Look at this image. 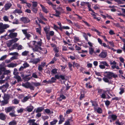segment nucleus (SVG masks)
<instances>
[{
	"label": "nucleus",
	"mask_w": 125,
	"mask_h": 125,
	"mask_svg": "<svg viewBox=\"0 0 125 125\" xmlns=\"http://www.w3.org/2000/svg\"><path fill=\"white\" fill-rule=\"evenodd\" d=\"M40 59L39 58H31L29 62L32 63L33 64H37L40 61Z\"/></svg>",
	"instance_id": "7"
},
{
	"label": "nucleus",
	"mask_w": 125,
	"mask_h": 125,
	"mask_svg": "<svg viewBox=\"0 0 125 125\" xmlns=\"http://www.w3.org/2000/svg\"><path fill=\"white\" fill-rule=\"evenodd\" d=\"M22 85L25 88H29L31 90H34V89L33 86L29 82H27L25 83H22Z\"/></svg>",
	"instance_id": "4"
},
{
	"label": "nucleus",
	"mask_w": 125,
	"mask_h": 125,
	"mask_svg": "<svg viewBox=\"0 0 125 125\" xmlns=\"http://www.w3.org/2000/svg\"><path fill=\"white\" fill-rule=\"evenodd\" d=\"M11 4L10 3L6 4L4 6L5 10H7L9 9L11 6Z\"/></svg>",
	"instance_id": "16"
},
{
	"label": "nucleus",
	"mask_w": 125,
	"mask_h": 125,
	"mask_svg": "<svg viewBox=\"0 0 125 125\" xmlns=\"http://www.w3.org/2000/svg\"><path fill=\"white\" fill-rule=\"evenodd\" d=\"M40 6L42 8V11L46 13H47L49 12V11L42 4H40Z\"/></svg>",
	"instance_id": "12"
},
{
	"label": "nucleus",
	"mask_w": 125,
	"mask_h": 125,
	"mask_svg": "<svg viewBox=\"0 0 125 125\" xmlns=\"http://www.w3.org/2000/svg\"><path fill=\"white\" fill-rule=\"evenodd\" d=\"M9 124V125H16V122L15 121H12L10 122Z\"/></svg>",
	"instance_id": "43"
},
{
	"label": "nucleus",
	"mask_w": 125,
	"mask_h": 125,
	"mask_svg": "<svg viewBox=\"0 0 125 125\" xmlns=\"http://www.w3.org/2000/svg\"><path fill=\"white\" fill-rule=\"evenodd\" d=\"M15 46H17V49L18 50H21L23 48V47L21 45H18L16 43L14 45L13 47L10 49V50L14 49V47Z\"/></svg>",
	"instance_id": "8"
},
{
	"label": "nucleus",
	"mask_w": 125,
	"mask_h": 125,
	"mask_svg": "<svg viewBox=\"0 0 125 125\" xmlns=\"http://www.w3.org/2000/svg\"><path fill=\"white\" fill-rule=\"evenodd\" d=\"M89 52L90 54L91 55L93 54V53H94V49L92 48V47H90L89 48Z\"/></svg>",
	"instance_id": "35"
},
{
	"label": "nucleus",
	"mask_w": 125,
	"mask_h": 125,
	"mask_svg": "<svg viewBox=\"0 0 125 125\" xmlns=\"http://www.w3.org/2000/svg\"><path fill=\"white\" fill-rule=\"evenodd\" d=\"M35 121V119H30L28 120V123H32V124Z\"/></svg>",
	"instance_id": "51"
},
{
	"label": "nucleus",
	"mask_w": 125,
	"mask_h": 125,
	"mask_svg": "<svg viewBox=\"0 0 125 125\" xmlns=\"http://www.w3.org/2000/svg\"><path fill=\"white\" fill-rule=\"evenodd\" d=\"M110 65H111L116 64V62H115V61L113 62H112V61H110Z\"/></svg>",
	"instance_id": "64"
},
{
	"label": "nucleus",
	"mask_w": 125,
	"mask_h": 125,
	"mask_svg": "<svg viewBox=\"0 0 125 125\" xmlns=\"http://www.w3.org/2000/svg\"><path fill=\"white\" fill-rule=\"evenodd\" d=\"M13 74L15 75H17L19 73L18 71V70L16 68H15L13 72Z\"/></svg>",
	"instance_id": "40"
},
{
	"label": "nucleus",
	"mask_w": 125,
	"mask_h": 125,
	"mask_svg": "<svg viewBox=\"0 0 125 125\" xmlns=\"http://www.w3.org/2000/svg\"><path fill=\"white\" fill-rule=\"evenodd\" d=\"M33 109V107L31 105L29 106H27L25 108L26 110L29 112H31Z\"/></svg>",
	"instance_id": "15"
},
{
	"label": "nucleus",
	"mask_w": 125,
	"mask_h": 125,
	"mask_svg": "<svg viewBox=\"0 0 125 125\" xmlns=\"http://www.w3.org/2000/svg\"><path fill=\"white\" fill-rule=\"evenodd\" d=\"M9 25L8 24H3L2 22L0 23V34L4 32L5 29L9 27Z\"/></svg>",
	"instance_id": "3"
},
{
	"label": "nucleus",
	"mask_w": 125,
	"mask_h": 125,
	"mask_svg": "<svg viewBox=\"0 0 125 125\" xmlns=\"http://www.w3.org/2000/svg\"><path fill=\"white\" fill-rule=\"evenodd\" d=\"M73 67H75L77 68H78L80 66L79 65L78 63H76L75 62L73 63Z\"/></svg>",
	"instance_id": "37"
},
{
	"label": "nucleus",
	"mask_w": 125,
	"mask_h": 125,
	"mask_svg": "<svg viewBox=\"0 0 125 125\" xmlns=\"http://www.w3.org/2000/svg\"><path fill=\"white\" fill-rule=\"evenodd\" d=\"M19 39V38H15L12 40L13 43H14L17 42Z\"/></svg>",
	"instance_id": "54"
},
{
	"label": "nucleus",
	"mask_w": 125,
	"mask_h": 125,
	"mask_svg": "<svg viewBox=\"0 0 125 125\" xmlns=\"http://www.w3.org/2000/svg\"><path fill=\"white\" fill-rule=\"evenodd\" d=\"M66 65H65L63 66L62 65L61 66V67H62L61 70L63 71L64 72L65 71L64 69L66 67Z\"/></svg>",
	"instance_id": "53"
},
{
	"label": "nucleus",
	"mask_w": 125,
	"mask_h": 125,
	"mask_svg": "<svg viewBox=\"0 0 125 125\" xmlns=\"http://www.w3.org/2000/svg\"><path fill=\"white\" fill-rule=\"evenodd\" d=\"M22 12V11L21 10V9H16L13 11L14 13H21Z\"/></svg>",
	"instance_id": "26"
},
{
	"label": "nucleus",
	"mask_w": 125,
	"mask_h": 125,
	"mask_svg": "<svg viewBox=\"0 0 125 125\" xmlns=\"http://www.w3.org/2000/svg\"><path fill=\"white\" fill-rule=\"evenodd\" d=\"M100 63L103 64L104 65L100 64L99 65V67L101 69H104L105 68V66L107 67H110L109 65L107 63L106 61H101L100 62Z\"/></svg>",
	"instance_id": "5"
},
{
	"label": "nucleus",
	"mask_w": 125,
	"mask_h": 125,
	"mask_svg": "<svg viewBox=\"0 0 125 125\" xmlns=\"http://www.w3.org/2000/svg\"><path fill=\"white\" fill-rule=\"evenodd\" d=\"M15 108V107L14 106H10L6 108L5 109V110L6 112H9L11 111H13L14 110Z\"/></svg>",
	"instance_id": "10"
},
{
	"label": "nucleus",
	"mask_w": 125,
	"mask_h": 125,
	"mask_svg": "<svg viewBox=\"0 0 125 125\" xmlns=\"http://www.w3.org/2000/svg\"><path fill=\"white\" fill-rule=\"evenodd\" d=\"M21 1L20 3L21 4H24L26 3L27 1L26 0H19Z\"/></svg>",
	"instance_id": "55"
},
{
	"label": "nucleus",
	"mask_w": 125,
	"mask_h": 125,
	"mask_svg": "<svg viewBox=\"0 0 125 125\" xmlns=\"http://www.w3.org/2000/svg\"><path fill=\"white\" fill-rule=\"evenodd\" d=\"M52 72L53 73L55 74L57 73V70L56 69H54L52 70Z\"/></svg>",
	"instance_id": "58"
},
{
	"label": "nucleus",
	"mask_w": 125,
	"mask_h": 125,
	"mask_svg": "<svg viewBox=\"0 0 125 125\" xmlns=\"http://www.w3.org/2000/svg\"><path fill=\"white\" fill-rule=\"evenodd\" d=\"M10 55H18V53L16 52L11 53H10Z\"/></svg>",
	"instance_id": "49"
},
{
	"label": "nucleus",
	"mask_w": 125,
	"mask_h": 125,
	"mask_svg": "<svg viewBox=\"0 0 125 125\" xmlns=\"http://www.w3.org/2000/svg\"><path fill=\"white\" fill-rule=\"evenodd\" d=\"M104 73L106 74V75H104V76L107 77L109 79H112L113 77L114 78H116L118 77L117 74H115L111 72L106 71L104 72Z\"/></svg>",
	"instance_id": "2"
},
{
	"label": "nucleus",
	"mask_w": 125,
	"mask_h": 125,
	"mask_svg": "<svg viewBox=\"0 0 125 125\" xmlns=\"http://www.w3.org/2000/svg\"><path fill=\"white\" fill-rule=\"evenodd\" d=\"M53 50L55 53L58 52L59 50V48L58 47H55L53 49Z\"/></svg>",
	"instance_id": "46"
},
{
	"label": "nucleus",
	"mask_w": 125,
	"mask_h": 125,
	"mask_svg": "<svg viewBox=\"0 0 125 125\" xmlns=\"http://www.w3.org/2000/svg\"><path fill=\"white\" fill-rule=\"evenodd\" d=\"M9 86L8 84L6 83L2 86H0V89L1 90L2 92L4 93L6 91L7 89Z\"/></svg>",
	"instance_id": "6"
},
{
	"label": "nucleus",
	"mask_w": 125,
	"mask_h": 125,
	"mask_svg": "<svg viewBox=\"0 0 125 125\" xmlns=\"http://www.w3.org/2000/svg\"><path fill=\"white\" fill-rule=\"evenodd\" d=\"M59 119L60 120L59 121L58 124H62V123L64 121L65 119L63 118V116L62 115H60L59 116Z\"/></svg>",
	"instance_id": "17"
},
{
	"label": "nucleus",
	"mask_w": 125,
	"mask_h": 125,
	"mask_svg": "<svg viewBox=\"0 0 125 125\" xmlns=\"http://www.w3.org/2000/svg\"><path fill=\"white\" fill-rule=\"evenodd\" d=\"M120 91L119 92V93L120 94H122L124 92V89L123 88H120Z\"/></svg>",
	"instance_id": "60"
},
{
	"label": "nucleus",
	"mask_w": 125,
	"mask_h": 125,
	"mask_svg": "<svg viewBox=\"0 0 125 125\" xmlns=\"http://www.w3.org/2000/svg\"><path fill=\"white\" fill-rule=\"evenodd\" d=\"M3 70L4 71V72L3 73L4 75L8 74L10 72V71L9 70H5L4 69Z\"/></svg>",
	"instance_id": "42"
},
{
	"label": "nucleus",
	"mask_w": 125,
	"mask_h": 125,
	"mask_svg": "<svg viewBox=\"0 0 125 125\" xmlns=\"http://www.w3.org/2000/svg\"><path fill=\"white\" fill-rule=\"evenodd\" d=\"M58 121L56 119L50 122V124L51 125H55L57 122Z\"/></svg>",
	"instance_id": "41"
},
{
	"label": "nucleus",
	"mask_w": 125,
	"mask_h": 125,
	"mask_svg": "<svg viewBox=\"0 0 125 125\" xmlns=\"http://www.w3.org/2000/svg\"><path fill=\"white\" fill-rule=\"evenodd\" d=\"M39 14H40V17L42 19L45 20H46L44 17L43 15L41 14V12L39 13Z\"/></svg>",
	"instance_id": "59"
},
{
	"label": "nucleus",
	"mask_w": 125,
	"mask_h": 125,
	"mask_svg": "<svg viewBox=\"0 0 125 125\" xmlns=\"http://www.w3.org/2000/svg\"><path fill=\"white\" fill-rule=\"evenodd\" d=\"M92 104V105L94 107V111H96V108H97L98 105L95 102H93L92 101H91Z\"/></svg>",
	"instance_id": "18"
},
{
	"label": "nucleus",
	"mask_w": 125,
	"mask_h": 125,
	"mask_svg": "<svg viewBox=\"0 0 125 125\" xmlns=\"http://www.w3.org/2000/svg\"><path fill=\"white\" fill-rule=\"evenodd\" d=\"M29 52L28 51H25L22 52V55L23 56H27Z\"/></svg>",
	"instance_id": "33"
},
{
	"label": "nucleus",
	"mask_w": 125,
	"mask_h": 125,
	"mask_svg": "<svg viewBox=\"0 0 125 125\" xmlns=\"http://www.w3.org/2000/svg\"><path fill=\"white\" fill-rule=\"evenodd\" d=\"M49 29L50 27L47 26H46L44 28V30L45 31L46 34H48Z\"/></svg>",
	"instance_id": "23"
},
{
	"label": "nucleus",
	"mask_w": 125,
	"mask_h": 125,
	"mask_svg": "<svg viewBox=\"0 0 125 125\" xmlns=\"http://www.w3.org/2000/svg\"><path fill=\"white\" fill-rule=\"evenodd\" d=\"M80 41V40L78 37H75L74 38L73 41L75 43H76Z\"/></svg>",
	"instance_id": "36"
},
{
	"label": "nucleus",
	"mask_w": 125,
	"mask_h": 125,
	"mask_svg": "<svg viewBox=\"0 0 125 125\" xmlns=\"http://www.w3.org/2000/svg\"><path fill=\"white\" fill-rule=\"evenodd\" d=\"M23 110V109L22 108H21L20 109L18 110H17V112L18 113H22Z\"/></svg>",
	"instance_id": "57"
},
{
	"label": "nucleus",
	"mask_w": 125,
	"mask_h": 125,
	"mask_svg": "<svg viewBox=\"0 0 125 125\" xmlns=\"http://www.w3.org/2000/svg\"><path fill=\"white\" fill-rule=\"evenodd\" d=\"M30 98V97L29 96H26L24 97L23 99H22L21 101L23 102H24L27 101Z\"/></svg>",
	"instance_id": "22"
},
{
	"label": "nucleus",
	"mask_w": 125,
	"mask_h": 125,
	"mask_svg": "<svg viewBox=\"0 0 125 125\" xmlns=\"http://www.w3.org/2000/svg\"><path fill=\"white\" fill-rule=\"evenodd\" d=\"M107 55L106 52L103 51L99 55V56L102 58H104L106 57Z\"/></svg>",
	"instance_id": "9"
},
{
	"label": "nucleus",
	"mask_w": 125,
	"mask_h": 125,
	"mask_svg": "<svg viewBox=\"0 0 125 125\" xmlns=\"http://www.w3.org/2000/svg\"><path fill=\"white\" fill-rule=\"evenodd\" d=\"M38 5V3L36 1L32 2V7H36Z\"/></svg>",
	"instance_id": "39"
},
{
	"label": "nucleus",
	"mask_w": 125,
	"mask_h": 125,
	"mask_svg": "<svg viewBox=\"0 0 125 125\" xmlns=\"http://www.w3.org/2000/svg\"><path fill=\"white\" fill-rule=\"evenodd\" d=\"M44 109L43 107H39L37 108L36 111V112L38 113L42 112Z\"/></svg>",
	"instance_id": "21"
},
{
	"label": "nucleus",
	"mask_w": 125,
	"mask_h": 125,
	"mask_svg": "<svg viewBox=\"0 0 125 125\" xmlns=\"http://www.w3.org/2000/svg\"><path fill=\"white\" fill-rule=\"evenodd\" d=\"M116 1L120 4H124L123 2L121 0H116Z\"/></svg>",
	"instance_id": "61"
},
{
	"label": "nucleus",
	"mask_w": 125,
	"mask_h": 125,
	"mask_svg": "<svg viewBox=\"0 0 125 125\" xmlns=\"http://www.w3.org/2000/svg\"><path fill=\"white\" fill-rule=\"evenodd\" d=\"M12 102L13 104H17L19 103V101L17 99H15L12 101Z\"/></svg>",
	"instance_id": "31"
},
{
	"label": "nucleus",
	"mask_w": 125,
	"mask_h": 125,
	"mask_svg": "<svg viewBox=\"0 0 125 125\" xmlns=\"http://www.w3.org/2000/svg\"><path fill=\"white\" fill-rule=\"evenodd\" d=\"M33 84L36 86H38L41 85V83L39 82L33 83Z\"/></svg>",
	"instance_id": "44"
},
{
	"label": "nucleus",
	"mask_w": 125,
	"mask_h": 125,
	"mask_svg": "<svg viewBox=\"0 0 125 125\" xmlns=\"http://www.w3.org/2000/svg\"><path fill=\"white\" fill-rule=\"evenodd\" d=\"M95 111H96L99 114L101 113L102 112V110L101 108L99 107L98 108V107L96 108V110Z\"/></svg>",
	"instance_id": "34"
},
{
	"label": "nucleus",
	"mask_w": 125,
	"mask_h": 125,
	"mask_svg": "<svg viewBox=\"0 0 125 125\" xmlns=\"http://www.w3.org/2000/svg\"><path fill=\"white\" fill-rule=\"evenodd\" d=\"M87 3H88L87 2H81L80 5L84 7L87 5Z\"/></svg>",
	"instance_id": "30"
},
{
	"label": "nucleus",
	"mask_w": 125,
	"mask_h": 125,
	"mask_svg": "<svg viewBox=\"0 0 125 125\" xmlns=\"http://www.w3.org/2000/svg\"><path fill=\"white\" fill-rule=\"evenodd\" d=\"M41 41L37 42L36 41H32L28 43L30 47H33L32 50L34 52H40L42 50V48L40 47L42 45Z\"/></svg>",
	"instance_id": "1"
},
{
	"label": "nucleus",
	"mask_w": 125,
	"mask_h": 125,
	"mask_svg": "<svg viewBox=\"0 0 125 125\" xmlns=\"http://www.w3.org/2000/svg\"><path fill=\"white\" fill-rule=\"evenodd\" d=\"M17 65V64L11 63L8 64L7 66L9 67L13 68L16 67Z\"/></svg>",
	"instance_id": "20"
},
{
	"label": "nucleus",
	"mask_w": 125,
	"mask_h": 125,
	"mask_svg": "<svg viewBox=\"0 0 125 125\" xmlns=\"http://www.w3.org/2000/svg\"><path fill=\"white\" fill-rule=\"evenodd\" d=\"M7 55H5L1 57L0 59V60H2L6 59L7 57Z\"/></svg>",
	"instance_id": "52"
},
{
	"label": "nucleus",
	"mask_w": 125,
	"mask_h": 125,
	"mask_svg": "<svg viewBox=\"0 0 125 125\" xmlns=\"http://www.w3.org/2000/svg\"><path fill=\"white\" fill-rule=\"evenodd\" d=\"M30 75H26L23 78V79L25 81H28L31 78V77L30 78L29 77V76Z\"/></svg>",
	"instance_id": "19"
},
{
	"label": "nucleus",
	"mask_w": 125,
	"mask_h": 125,
	"mask_svg": "<svg viewBox=\"0 0 125 125\" xmlns=\"http://www.w3.org/2000/svg\"><path fill=\"white\" fill-rule=\"evenodd\" d=\"M54 34V32L53 31H51L49 32V35L51 36H53Z\"/></svg>",
	"instance_id": "62"
},
{
	"label": "nucleus",
	"mask_w": 125,
	"mask_h": 125,
	"mask_svg": "<svg viewBox=\"0 0 125 125\" xmlns=\"http://www.w3.org/2000/svg\"><path fill=\"white\" fill-rule=\"evenodd\" d=\"M75 48L76 50H80L81 49V48L77 46L76 45L75 47Z\"/></svg>",
	"instance_id": "63"
},
{
	"label": "nucleus",
	"mask_w": 125,
	"mask_h": 125,
	"mask_svg": "<svg viewBox=\"0 0 125 125\" xmlns=\"http://www.w3.org/2000/svg\"><path fill=\"white\" fill-rule=\"evenodd\" d=\"M13 43L12 40L8 41L7 43V45L8 46L10 47L11 46Z\"/></svg>",
	"instance_id": "27"
},
{
	"label": "nucleus",
	"mask_w": 125,
	"mask_h": 125,
	"mask_svg": "<svg viewBox=\"0 0 125 125\" xmlns=\"http://www.w3.org/2000/svg\"><path fill=\"white\" fill-rule=\"evenodd\" d=\"M31 10L33 12L35 13H36L37 11V10L35 8V7H32L31 8Z\"/></svg>",
	"instance_id": "45"
},
{
	"label": "nucleus",
	"mask_w": 125,
	"mask_h": 125,
	"mask_svg": "<svg viewBox=\"0 0 125 125\" xmlns=\"http://www.w3.org/2000/svg\"><path fill=\"white\" fill-rule=\"evenodd\" d=\"M74 25L77 28H79L80 27V26L78 23H74Z\"/></svg>",
	"instance_id": "56"
},
{
	"label": "nucleus",
	"mask_w": 125,
	"mask_h": 125,
	"mask_svg": "<svg viewBox=\"0 0 125 125\" xmlns=\"http://www.w3.org/2000/svg\"><path fill=\"white\" fill-rule=\"evenodd\" d=\"M6 118L5 115L3 113H0V119L2 120H4Z\"/></svg>",
	"instance_id": "24"
},
{
	"label": "nucleus",
	"mask_w": 125,
	"mask_h": 125,
	"mask_svg": "<svg viewBox=\"0 0 125 125\" xmlns=\"http://www.w3.org/2000/svg\"><path fill=\"white\" fill-rule=\"evenodd\" d=\"M17 33L16 32H11L10 33L9 36L11 38H15L17 36Z\"/></svg>",
	"instance_id": "13"
},
{
	"label": "nucleus",
	"mask_w": 125,
	"mask_h": 125,
	"mask_svg": "<svg viewBox=\"0 0 125 125\" xmlns=\"http://www.w3.org/2000/svg\"><path fill=\"white\" fill-rule=\"evenodd\" d=\"M23 65L24 68H25L28 67L30 65L27 62H24V63L23 64Z\"/></svg>",
	"instance_id": "29"
},
{
	"label": "nucleus",
	"mask_w": 125,
	"mask_h": 125,
	"mask_svg": "<svg viewBox=\"0 0 125 125\" xmlns=\"http://www.w3.org/2000/svg\"><path fill=\"white\" fill-rule=\"evenodd\" d=\"M117 118V116L114 114L109 115L108 117L109 119H112L113 121L115 120Z\"/></svg>",
	"instance_id": "14"
},
{
	"label": "nucleus",
	"mask_w": 125,
	"mask_h": 125,
	"mask_svg": "<svg viewBox=\"0 0 125 125\" xmlns=\"http://www.w3.org/2000/svg\"><path fill=\"white\" fill-rule=\"evenodd\" d=\"M36 32L39 34H41V28H37L36 29Z\"/></svg>",
	"instance_id": "47"
},
{
	"label": "nucleus",
	"mask_w": 125,
	"mask_h": 125,
	"mask_svg": "<svg viewBox=\"0 0 125 125\" xmlns=\"http://www.w3.org/2000/svg\"><path fill=\"white\" fill-rule=\"evenodd\" d=\"M32 77L35 78H38V76L35 73H32Z\"/></svg>",
	"instance_id": "50"
},
{
	"label": "nucleus",
	"mask_w": 125,
	"mask_h": 125,
	"mask_svg": "<svg viewBox=\"0 0 125 125\" xmlns=\"http://www.w3.org/2000/svg\"><path fill=\"white\" fill-rule=\"evenodd\" d=\"M72 121V120L70 119H68L66 121L64 124V125H70V123L71 121Z\"/></svg>",
	"instance_id": "25"
},
{
	"label": "nucleus",
	"mask_w": 125,
	"mask_h": 125,
	"mask_svg": "<svg viewBox=\"0 0 125 125\" xmlns=\"http://www.w3.org/2000/svg\"><path fill=\"white\" fill-rule=\"evenodd\" d=\"M109 79L107 77H104L103 79V80L105 82L107 83H108L109 82Z\"/></svg>",
	"instance_id": "32"
},
{
	"label": "nucleus",
	"mask_w": 125,
	"mask_h": 125,
	"mask_svg": "<svg viewBox=\"0 0 125 125\" xmlns=\"http://www.w3.org/2000/svg\"><path fill=\"white\" fill-rule=\"evenodd\" d=\"M13 24H19V22L18 20L16 19H15L14 21L12 22Z\"/></svg>",
	"instance_id": "48"
},
{
	"label": "nucleus",
	"mask_w": 125,
	"mask_h": 125,
	"mask_svg": "<svg viewBox=\"0 0 125 125\" xmlns=\"http://www.w3.org/2000/svg\"><path fill=\"white\" fill-rule=\"evenodd\" d=\"M20 19L24 23H27L30 21L26 17H23L21 18Z\"/></svg>",
	"instance_id": "11"
},
{
	"label": "nucleus",
	"mask_w": 125,
	"mask_h": 125,
	"mask_svg": "<svg viewBox=\"0 0 125 125\" xmlns=\"http://www.w3.org/2000/svg\"><path fill=\"white\" fill-rule=\"evenodd\" d=\"M14 78H15L17 79L18 81V82L21 81V77L18 75H15L14 77Z\"/></svg>",
	"instance_id": "28"
},
{
	"label": "nucleus",
	"mask_w": 125,
	"mask_h": 125,
	"mask_svg": "<svg viewBox=\"0 0 125 125\" xmlns=\"http://www.w3.org/2000/svg\"><path fill=\"white\" fill-rule=\"evenodd\" d=\"M3 19L4 21H9V17L5 16L3 17Z\"/></svg>",
	"instance_id": "38"
}]
</instances>
